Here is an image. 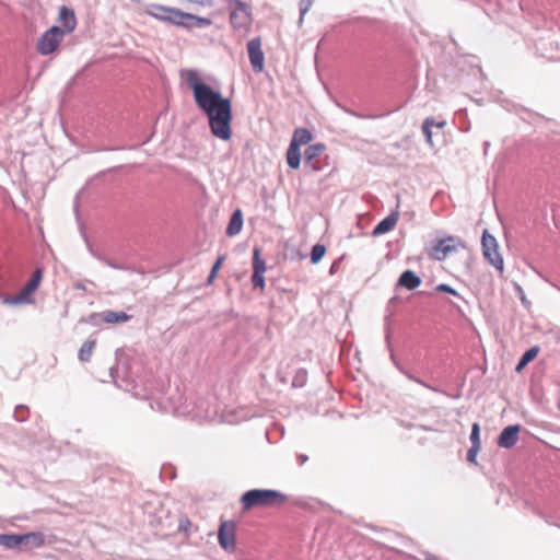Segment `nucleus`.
Returning <instances> with one entry per match:
<instances>
[{"mask_svg":"<svg viewBox=\"0 0 560 560\" xmlns=\"http://www.w3.org/2000/svg\"><path fill=\"white\" fill-rule=\"evenodd\" d=\"M63 33L59 26H51L38 39L37 50L42 55H49L54 52L60 45Z\"/></svg>","mask_w":560,"mask_h":560,"instance_id":"7","label":"nucleus"},{"mask_svg":"<svg viewBox=\"0 0 560 560\" xmlns=\"http://www.w3.org/2000/svg\"><path fill=\"white\" fill-rule=\"evenodd\" d=\"M421 282V278L415 271L407 269L399 276L396 288H405L411 291L419 288Z\"/></svg>","mask_w":560,"mask_h":560,"instance_id":"14","label":"nucleus"},{"mask_svg":"<svg viewBox=\"0 0 560 560\" xmlns=\"http://www.w3.org/2000/svg\"><path fill=\"white\" fill-rule=\"evenodd\" d=\"M469 439H470L471 445L480 446L481 447L480 425H479L478 422H474L472 423Z\"/></svg>","mask_w":560,"mask_h":560,"instance_id":"28","label":"nucleus"},{"mask_svg":"<svg viewBox=\"0 0 560 560\" xmlns=\"http://www.w3.org/2000/svg\"><path fill=\"white\" fill-rule=\"evenodd\" d=\"M24 412V407L23 406H19L16 409H15V415H16V418L19 419H24V416L21 415Z\"/></svg>","mask_w":560,"mask_h":560,"instance_id":"36","label":"nucleus"},{"mask_svg":"<svg viewBox=\"0 0 560 560\" xmlns=\"http://www.w3.org/2000/svg\"><path fill=\"white\" fill-rule=\"evenodd\" d=\"M247 55L255 73H260L265 69V54L261 49V37L257 36L247 42Z\"/></svg>","mask_w":560,"mask_h":560,"instance_id":"9","label":"nucleus"},{"mask_svg":"<svg viewBox=\"0 0 560 560\" xmlns=\"http://www.w3.org/2000/svg\"><path fill=\"white\" fill-rule=\"evenodd\" d=\"M243 226V212L238 208L234 211L232 214L230 222L226 228V235L228 236H234L238 234L242 231Z\"/></svg>","mask_w":560,"mask_h":560,"instance_id":"18","label":"nucleus"},{"mask_svg":"<svg viewBox=\"0 0 560 560\" xmlns=\"http://www.w3.org/2000/svg\"><path fill=\"white\" fill-rule=\"evenodd\" d=\"M95 346H96L95 339H89V340L84 341L83 345L81 346V348L79 349V353H78L79 360L81 362H89L92 358Z\"/></svg>","mask_w":560,"mask_h":560,"instance_id":"23","label":"nucleus"},{"mask_svg":"<svg viewBox=\"0 0 560 560\" xmlns=\"http://www.w3.org/2000/svg\"><path fill=\"white\" fill-rule=\"evenodd\" d=\"M59 23L63 35L71 33L77 26V20L72 10L61 7L59 11Z\"/></svg>","mask_w":560,"mask_h":560,"instance_id":"16","label":"nucleus"},{"mask_svg":"<svg viewBox=\"0 0 560 560\" xmlns=\"http://www.w3.org/2000/svg\"><path fill=\"white\" fill-rule=\"evenodd\" d=\"M326 253V247L322 244H315L311 250V262L318 264Z\"/></svg>","mask_w":560,"mask_h":560,"instance_id":"25","label":"nucleus"},{"mask_svg":"<svg viewBox=\"0 0 560 560\" xmlns=\"http://www.w3.org/2000/svg\"><path fill=\"white\" fill-rule=\"evenodd\" d=\"M522 430L520 424H511L505 427L498 436V445L502 448H511L518 441V434Z\"/></svg>","mask_w":560,"mask_h":560,"instance_id":"12","label":"nucleus"},{"mask_svg":"<svg viewBox=\"0 0 560 560\" xmlns=\"http://www.w3.org/2000/svg\"><path fill=\"white\" fill-rule=\"evenodd\" d=\"M241 501L245 503V494L242 495Z\"/></svg>","mask_w":560,"mask_h":560,"instance_id":"42","label":"nucleus"},{"mask_svg":"<svg viewBox=\"0 0 560 560\" xmlns=\"http://www.w3.org/2000/svg\"><path fill=\"white\" fill-rule=\"evenodd\" d=\"M336 264H334L331 267H330V273L334 272V270H336V267H335Z\"/></svg>","mask_w":560,"mask_h":560,"instance_id":"40","label":"nucleus"},{"mask_svg":"<svg viewBox=\"0 0 560 560\" xmlns=\"http://www.w3.org/2000/svg\"><path fill=\"white\" fill-rule=\"evenodd\" d=\"M445 126V121H439L433 125V127H436V128H443Z\"/></svg>","mask_w":560,"mask_h":560,"instance_id":"38","label":"nucleus"},{"mask_svg":"<svg viewBox=\"0 0 560 560\" xmlns=\"http://www.w3.org/2000/svg\"><path fill=\"white\" fill-rule=\"evenodd\" d=\"M336 264H334L331 267H330V273L334 272V270H336V267H335Z\"/></svg>","mask_w":560,"mask_h":560,"instance_id":"41","label":"nucleus"},{"mask_svg":"<svg viewBox=\"0 0 560 560\" xmlns=\"http://www.w3.org/2000/svg\"><path fill=\"white\" fill-rule=\"evenodd\" d=\"M481 246L483 257L492 265L497 270L503 271V258L498 253V242L488 230H485L481 237Z\"/></svg>","mask_w":560,"mask_h":560,"instance_id":"5","label":"nucleus"},{"mask_svg":"<svg viewBox=\"0 0 560 560\" xmlns=\"http://www.w3.org/2000/svg\"><path fill=\"white\" fill-rule=\"evenodd\" d=\"M307 381V372L304 369H300L296 371L293 380L292 385L294 387H302L306 384Z\"/></svg>","mask_w":560,"mask_h":560,"instance_id":"27","label":"nucleus"},{"mask_svg":"<svg viewBox=\"0 0 560 560\" xmlns=\"http://www.w3.org/2000/svg\"><path fill=\"white\" fill-rule=\"evenodd\" d=\"M480 446H475V445H471L470 448L468 450L467 452V460L471 464H477V455L480 451Z\"/></svg>","mask_w":560,"mask_h":560,"instance_id":"32","label":"nucleus"},{"mask_svg":"<svg viewBox=\"0 0 560 560\" xmlns=\"http://www.w3.org/2000/svg\"><path fill=\"white\" fill-rule=\"evenodd\" d=\"M399 219V212L393 211L390 214H388L386 218L381 220L373 229L372 235L373 236H380L383 235L389 231H392L395 225L397 224Z\"/></svg>","mask_w":560,"mask_h":560,"instance_id":"15","label":"nucleus"},{"mask_svg":"<svg viewBox=\"0 0 560 560\" xmlns=\"http://www.w3.org/2000/svg\"><path fill=\"white\" fill-rule=\"evenodd\" d=\"M0 546L8 549H14L22 546V535L15 534H1Z\"/></svg>","mask_w":560,"mask_h":560,"instance_id":"24","label":"nucleus"},{"mask_svg":"<svg viewBox=\"0 0 560 560\" xmlns=\"http://www.w3.org/2000/svg\"><path fill=\"white\" fill-rule=\"evenodd\" d=\"M313 4V0H300L299 9H300V18L299 25H302L305 14L308 12Z\"/></svg>","mask_w":560,"mask_h":560,"instance_id":"29","label":"nucleus"},{"mask_svg":"<svg viewBox=\"0 0 560 560\" xmlns=\"http://www.w3.org/2000/svg\"><path fill=\"white\" fill-rule=\"evenodd\" d=\"M219 542L225 549H233L235 546V524L231 521L221 523L219 528Z\"/></svg>","mask_w":560,"mask_h":560,"instance_id":"13","label":"nucleus"},{"mask_svg":"<svg viewBox=\"0 0 560 560\" xmlns=\"http://www.w3.org/2000/svg\"><path fill=\"white\" fill-rule=\"evenodd\" d=\"M43 279V270L37 268L30 281L21 289V291L13 298H7L4 300L8 304H28L33 302V294L39 287Z\"/></svg>","mask_w":560,"mask_h":560,"instance_id":"4","label":"nucleus"},{"mask_svg":"<svg viewBox=\"0 0 560 560\" xmlns=\"http://www.w3.org/2000/svg\"><path fill=\"white\" fill-rule=\"evenodd\" d=\"M424 560H439L436 556L434 555H428Z\"/></svg>","mask_w":560,"mask_h":560,"instance_id":"39","label":"nucleus"},{"mask_svg":"<svg viewBox=\"0 0 560 560\" xmlns=\"http://www.w3.org/2000/svg\"><path fill=\"white\" fill-rule=\"evenodd\" d=\"M312 140V132L307 128H296L293 132L291 142L296 147L308 143Z\"/></svg>","mask_w":560,"mask_h":560,"instance_id":"21","label":"nucleus"},{"mask_svg":"<svg viewBox=\"0 0 560 560\" xmlns=\"http://www.w3.org/2000/svg\"><path fill=\"white\" fill-rule=\"evenodd\" d=\"M266 262L260 257V249L255 247L253 250V275H252V283L254 289H264L265 288V277L264 273L266 271Z\"/></svg>","mask_w":560,"mask_h":560,"instance_id":"10","label":"nucleus"},{"mask_svg":"<svg viewBox=\"0 0 560 560\" xmlns=\"http://www.w3.org/2000/svg\"><path fill=\"white\" fill-rule=\"evenodd\" d=\"M385 340H386V343H387V347L389 349V352H390V361L393 362V364L396 366V369L401 373L404 374L408 380L425 387V388H429L431 390H436L434 387H432L431 385L427 384L424 381H422L421 378L417 377L413 373H411L409 370H407L404 365L400 364V362L398 361L397 357L395 355L394 353V350L392 348V345H390V329H389V326L387 325V328H386V336H385Z\"/></svg>","mask_w":560,"mask_h":560,"instance_id":"11","label":"nucleus"},{"mask_svg":"<svg viewBox=\"0 0 560 560\" xmlns=\"http://www.w3.org/2000/svg\"><path fill=\"white\" fill-rule=\"evenodd\" d=\"M538 352H539L538 346H534V347L527 349L522 354L521 359L518 360L515 370L517 372H521L528 363H530L538 355Z\"/></svg>","mask_w":560,"mask_h":560,"instance_id":"22","label":"nucleus"},{"mask_svg":"<svg viewBox=\"0 0 560 560\" xmlns=\"http://www.w3.org/2000/svg\"><path fill=\"white\" fill-rule=\"evenodd\" d=\"M459 247L465 248V243L458 236H448L436 241L432 246V256L436 260H443L450 254L457 252Z\"/></svg>","mask_w":560,"mask_h":560,"instance_id":"8","label":"nucleus"},{"mask_svg":"<svg viewBox=\"0 0 560 560\" xmlns=\"http://www.w3.org/2000/svg\"><path fill=\"white\" fill-rule=\"evenodd\" d=\"M435 290L439 291V292H445V293H450L452 295H455V296H459V293L454 289L452 288L450 284L447 283H440L435 287Z\"/></svg>","mask_w":560,"mask_h":560,"instance_id":"31","label":"nucleus"},{"mask_svg":"<svg viewBox=\"0 0 560 560\" xmlns=\"http://www.w3.org/2000/svg\"><path fill=\"white\" fill-rule=\"evenodd\" d=\"M515 112H516V114H518V115H520L521 113H525V114L529 115L530 117L544 118V116H542V115H540L539 113H537V112H535V110H533V109H530V108H527V107H525V106H523V105H517V106H515Z\"/></svg>","mask_w":560,"mask_h":560,"instance_id":"30","label":"nucleus"},{"mask_svg":"<svg viewBox=\"0 0 560 560\" xmlns=\"http://www.w3.org/2000/svg\"><path fill=\"white\" fill-rule=\"evenodd\" d=\"M148 13L156 20L177 26H209L211 24L210 19L196 16L194 14L183 12L179 9L161 4H152L148 10Z\"/></svg>","mask_w":560,"mask_h":560,"instance_id":"2","label":"nucleus"},{"mask_svg":"<svg viewBox=\"0 0 560 560\" xmlns=\"http://www.w3.org/2000/svg\"><path fill=\"white\" fill-rule=\"evenodd\" d=\"M240 11H243L242 7L231 13L230 20L234 27H242V22L240 21Z\"/></svg>","mask_w":560,"mask_h":560,"instance_id":"33","label":"nucleus"},{"mask_svg":"<svg viewBox=\"0 0 560 560\" xmlns=\"http://www.w3.org/2000/svg\"><path fill=\"white\" fill-rule=\"evenodd\" d=\"M343 110L352 116H355V117H359V118H363L364 116L363 115H360L355 112H353L352 109H349V108H343Z\"/></svg>","mask_w":560,"mask_h":560,"instance_id":"37","label":"nucleus"},{"mask_svg":"<svg viewBox=\"0 0 560 560\" xmlns=\"http://www.w3.org/2000/svg\"><path fill=\"white\" fill-rule=\"evenodd\" d=\"M223 260H224V257H223V256H221V257H219V258L217 259L215 264L213 265V267H212V269H211V273H210V276H209V282H211V281L214 279V277H215L217 272L219 271V269H220V268H221V266H222Z\"/></svg>","mask_w":560,"mask_h":560,"instance_id":"34","label":"nucleus"},{"mask_svg":"<svg viewBox=\"0 0 560 560\" xmlns=\"http://www.w3.org/2000/svg\"><path fill=\"white\" fill-rule=\"evenodd\" d=\"M180 77L192 91L196 105L207 115L212 133L221 140H229L232 135L231 101L203 83L194 69L182 70Z\"/></svg>","mask_w":560,"mask_h":560,"instance_id":"1","label":"nucleus"},{"mask_svg":"<svg viewBox=\"0 0 560 560\" xmlns=\"http://www.w3.org/2000/svg\"><path fill=\"white\" fill-rule=\"evenodd\" d=\"M287 494L273 489L247 490V510L252 508H281L287 502Z\"/></svg>","mask_w":560,"mask_h":560,"instance_id":"3","label":"nucleus"},{"mask_svg":"<svg viewBox=\"0 0 560 560\" xmlns=\"http://www.w3.org/2000/svg\"><path fill=\"white\" fill-rule=\"evenodd\" d=\"M308 460V456L305 454H296V462L300 466L304 465Z\"/></svg>","mask_w":560,"mask_h":560,"instance_id":"35","label":"nucleus"},{"mask_svg":"<svg viewBox=\"0 0 560 560\" xmlns=\"http://www.w3.org/2000/svg\"><path fill=\"white\" fill-rule=\"evenodd\" d=\"M326 150L324 143H313L305 150L304 170L306 172H320L324 170L326 163L323 160V154Z\"/></svg>","mask_w":560,"mask_h":560,"instance_id":"6","label":"nucleus"},{"mask_svg":"<svg viewBox=\"0 0 560 560\" xmlns=\"http://www.w3.org/2000/svg\"><path fill=\"white\" fill-rule=\"evenodd\" d=\"M301 150L300 147L290 143L287 150V163L290 168L298 170L301 166Z\"/></svg>","mask_w":560,"mask_h":560,"instance_id":"19","label":"nucleus"},{"mask_svg":"<svg viewBox=\"0 0 560 560\" xmlns=\"http://www.w3.org/2000/svg\"><path fill=\"white\" fill-rule=\"evenodd\" d=\"M102 319L103 322L107 324H118V323H126L130 319V315H128L125 312H114V311H106L102 313Z\"/></svg>","mask_w":560,"mask_h":560,"instance_id":"20","label":"nucleus"},{"mask_svg":"<svg viewBox=\"0 0 560 560\" xmlns=\"http://www.w3.org/2000/svg\"><path fill=\"white\" fill-rule=\"evenodd\" d=\"M435 124V119L433 117H428L424 119L422 124V132L425 137L428 143H432V127Z\"/></svg>","mask_w":560,"mask_h":560,"instance_id":"26","label":"nucleus"},{"mask_svg":"<svg viewBox=\"0 0 560 560\" xmlns=\"http://www.w3.org/2000/svg\"><path fill=\"white\" fill-rule=\"evenodd\" d=\"M45 544V538L42 533L33 532L22 535V549L31 550L33 548H40Z\"/></svg>","mask_w":560,"mask_h":560,"instance_id":"17","label":"nucleus"}]
</instances>
